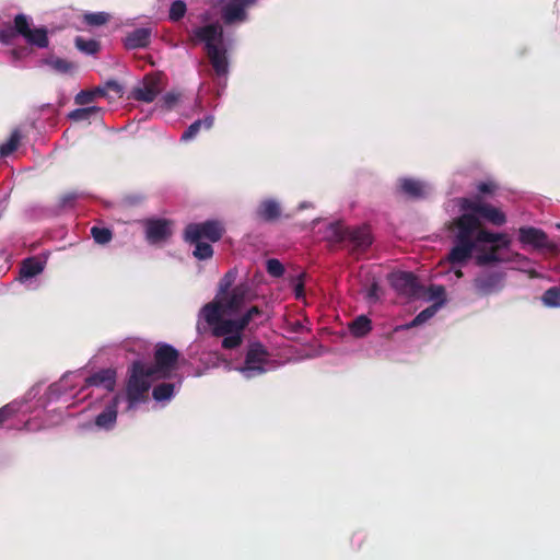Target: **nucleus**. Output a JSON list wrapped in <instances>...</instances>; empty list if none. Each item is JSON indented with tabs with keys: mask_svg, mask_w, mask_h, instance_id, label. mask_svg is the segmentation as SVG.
<instances>
[{
	"mask_svg": "<svg viewBox=\"0 0 560 560\" xmlns=\"http://www.w3.org/2000/svg\"><path fill=\"white\" fill-rule=\"evenodd\" d=\"M252 301L250 288L247 283H240L221 296L207 303L201 313L208 325L212 327L215 337H223L221 347L225 350H233L243 343V331L250 330L252 324L264 315L262 310L257 305L246 307Z\"/></svg>",
	"mask_w": 560,
	"mask_h": 560,
	"instance_id": "1",
	"label": "nucleus"
},
{
	"mask_svg": "<svg viewBox=\"0 0 560 560\" xmlns=\"http://www.w3.org/2000/svg\"><path fill=\"white\" fill-rule=\"evenodd\" d=\"M256 0H218L221 5V19L226 25L242 23L247 19L246 10Z\"/></svg>",
	"mask_w": 560,
	"mask_h": 560,
	"instance_id": "13",
	"label": "nucleus"
},
{
	"mask_svg": "<svg viewBox=\"0 0 560 560\" xmlns=\"http://www.w3.org/2000/svg\"><path fill=\"white\" fill-rule=\"evenodd\" d=\"M160 84V74H147L142 83L132 89L131 96L135 101L151 103L161 92Z\"/></svg>",
	"mask_w": 560,
	"mask_h": 560,
	"instance_id": "15",
	"label": "nucleus"
},
{
	"mask_svg": "<svg viewBox=\"0 0 560 560\" xmlns=\"http://www.w3.org/2000/svg\"><path fill=\"white\" fill-rule=\"evenodd\" d=\"M79 197L80 195L77 191L66 192L60 197L59 205L62 208L72 207Z\"/></svg>",
	"mask_w": 560,
	"mask_h": 560,
	"instance_id": "39",
	"label": "nucleus"
},
{
	"mask_svg": "<svg viewBox=\"0 0 560 560\" xmlns=\"http://www.w3.org/2000/svg\"><path fill=\"white\" fill-rule=\"evenodd\" d=\"M43 270V262L35 257H31L23 260L20 269V276L23 279H28L39 275Z\"/></svg>",
	"mask_w": 560,
	"mask_h": 560,
	"instance_id": "27",
	"label": "nucleus"
},
{
	"mask_svg": "<svg viewBox=\"0 0 560 560\" xmlns=\"http://www.w3.org/2000/svg\"><path fill=\"white\" fill-rule=\"evenodd\" d=\"M380 287L376 282H373L366 291L365 299L369 302H375L378 299Z\"/></svg>",
	"mask_w": 560,
	"mask_h": 560,
	"instance_id": "45",
	"label": "nucleus"
},
{
	"mask_svg": "<svg viewBox=\"0 0 560 560\" xmlns=\"http://www.w3.org/2000/svg\"><path fill=\"white\" fill-rule=\"evenodd\" d=\"M95 100V92L92 91H81L77 94L74 101L79 105H86L92 103Z\"/></svg>",
	"mask_w": 560,
	"mask_h": 560,
	"instance_id": "40",
	"label": "nucleus"
},
{
	"mask_svg": "<svg viewBox=\"0 0 560 560\" xmlns=\"http://www.w3.org/2000/svg\"><path fill=\"white\" fill-rule=\"evenodd\" d=\"M180 353L170 343L159 342L154 349V364L147 369L156 378H170L178 368Z\"/></svg>",
	"mask_w": 560,
	"mask_h": 560,
	"instance_id": "7",
	"label": "nucleus"
},
{
	"mask_svg": "<svg viewBox=\"0 0 560 560\" xmlns=\"http://www.w3.org/2000/svg\"><path fill=\"white\" fill-rule=\"evenodd\" d=\"M541 301L546 306L559 307L560 306V287H551L545 291Z\"/></svg>",
	"mask_w": 560,
	"mask_h": 560,
	"instance_id": "32",
	"label": "nucleus"
},
{
	"mask_svg": "<svg viewBox=\"0 0 560 560\" xmlns=\"http://www.w3.org/2000/svg\"><path fill=\"white\" fill-rule=\"evenodd\" d=\"M270 353L259 341L248 345L243 366L238 371L246 377L253 378L267 372Z\"/></svg>",
	"mask_w": 560,
	"mask_h": 560,
	"instance_id": "9",
	"label": "nucleus"
},
{
	"mask_svg": "<svg viewBox=\"0 0 560 560\" xmlns=\"http://www.w3.org/2000/svg\"><path fill=\"white\" fill-rule=\"evenodd\" d=\"M145 237L150 244L165 242L172 236V221L167 219H148L144 221Z\"/></svg>",
	"mask_w": 560,
	"mask_h": 560,
	"instance_id": "16",
	"label": "nucleus"
},
{
	"mask_svg": "<svg viewBox=\"0 0 560 560\" xmlns=\"http://www.w3.org/2000/svg\"><path fill=\"white\" fill-rule=\"evenodd\" d=\"M557 228L560 229V224H558Z\"/></svg>",
	"mask_w": 560,
	"mask_h": 560,
	"instance_id": "52",
	"label": "nucleus"
},
{
	"mask_svg": "<svg viewBox=\"0 0 560 560\" xmlns=\"http://www.w3.org/2000/svg\"><path fill=\"white\" fill-rule=\"evenodd\" d=\"M44 62L54 71L61 74L72 73L77 70V65L74 62L55 56L46 58Z\"/></svg>",
	"mask_w": 560,
	"mask_h": 560,
	"instance_id": "24",
	"label": "nucleus"
},
{
	"mask_svg": "<svg viewBox=\"0 0 560 560\" xmlns=\"http://www.w3.org/2000/svg\"><path fill=\"white\" fill-rule=\"evenodd\" d=\"M122 399V394H116L112 401L106 405V407L104 408V410L98 413L95 418V425L101 428V429H105V430H110L114 428L116 421H117V409H118V405L120 404Z\"/></svg>",
	"mask_w": 560,
	"mask_h": 560,
	"instance_id": "17",
	"label": "nucleus"
},
{
	"mask_svg": "<svg viewBox=\"0 0 560 560\" xmlns=\"http://www.w3.org/2000/svg\"><path fill=\"white\" fill-rule=\"evenodd\" d=\"M151 31L149 28H136L126 37L125 45L129 49L143 48L150 44Z\"/></svg>",
	"mask_w": 560,
	"mask_h": 560,
	"instance_id": "21",
	"label": "nucleus"
},
{
	"mask_svg": "<svg viewBox=\"0 0 560 560\" xmlns=\"http://www.w3.org/2000/svg\"><path fill=\"white\" fill-rule=\"evenodd\" d=\"M399 188L402 194L413 199L424 196L422 183L413 178H401L399 180Z\"/></svg>",
	"mask_w": 560,
	"mask_h": 560,
	"instance_id": "23",
	"label": "nucleus"
},
{
	"mask_svg": "<svg viewBox=\"0 0 560 560\" xmlns=\"http://www.w3.org/2000/svg\"><path fill=\"white\" fill-rule=\"evenodd\" d=\"M224 228L218 221L209 220L202 223H190L185 228V242L207 240L215 243L223 236Z\"/></svg>",
	"mask_w": 560,
	"mask_h": 560,
	"instance_id": "11",
	"label": "nucleus"
},
{
	"mask_svg": "<svg viewBox=\"0 0 560 560\" xmlns=\"http://www.w3.org/2000/svg\"><path fill=\"white\" fill-rule=\"evenodd\" d=\"M15 409L11 405H5L0 408V425L8 419L12 418L15 413Z\"/></svg>",
	"mask_w": 560,
	"mask_h": 560,
	"instance_id": "44",
	"label": "nucleus"
},
{
	"mask_svg": "<svg viewBox=\"0 0 560 560\" xmlns=\"http://www.w3.org/2000/svg\"><path fill=\"white\" fill-rule=\"evenodd\" d=\"M256 214L265 222H275L281 217V207L273 199H265L259 203Z\"/></svg>",
	"mask_w": 560,
	"mask_h": 560,
	"instance_id": "20",
	"label": "nucleus"
},
{
	"mask_svg": "<svg viewBox=\"0 0 560 560\" xmlns=\"http://www.w3.org/2000/svg\"><path fill=\"white\" fill-rule=\"evenodd\" d=\"M102 108L97 106H90L77 108L69 113L68 117L73 121H83L101 118Z\"/></svg>",
	"mask_w": 560,
	"mask_h": 560,
	"instance_id": "26",
	"label": "nucleus"
},
{
	"mask_svg": "<svg viewBox=\"0 0 560 560\" xmlns=\"http://www.w3.org/2000/svg\"><path fill=\"white\" fill-rule=\"evenodd\" d=\"M75 47L86 54V55H95L98 52L101 46L100 43L95 39H84L78 36L74 40Z\"/></svg>",
	"mask_w": 560,
	"mask_h": 560,
	"instance_id": "29",
	"label": "nucleus"
},
{
	"mask_svg": "<svg viewBox=\"0 0 560 560\" xmlns=\"http://www.w3.org/2000/svg\"><path fill=\"white\" fill-rule=\"evenodd\" d=\"M495 240L482 241L483 244H491L488 250L478 252L476 258L478 266H489L494 264L513 262L523 259L524 257L514 252L501 253L503 249H509L512 244V238L506 233H494Z\"/></svg>",
	"mask_w": 560,
	"mask_h": 560,
	"instance_id": "6",
	"label": "nucleus"
},
{
	"mask_svg": "<svg viewBox=\"0 0 560 560\" xmlns=\"http://www.w3.org/2000/svg\"><path fill=\"white\" fill-rule=\"evenodd\" d=\"M109 14L105 12L88 13L84 15L83 21L90 26H101L107 23Z\"/></svg>",
	"mask_w": 560,
	"mask_h": 560,
	"instance_id": "37",
	"label": "nucleus"
},
{
	"mask_svg": "<svg viewBox=\"0 0 560 560\" xmlns=\"http://www.w3.org/2000/svg\"><path fill=\"white\" fill-rule=\"evenodd\" d=\"M266 268H267V272L270 276L276 277V278L281 277L284 273L283 265L280 262V260H278L276 258L268 259L267 264H266Z\"/></svg>",
	"mask_w": 560,
	"mask_h": 560,
	"instance_id": "38",
	"label": "nucleus"
},
{
	"mask_svg": "<svg viewBox=\"0 0 560 560\" xmlns=\"http://www.w3.org/2000/svg\"><path fill=\"white\" fill-rule=\"evenodd\" d=\"M295 296L300 298L304 294V283L302 280H299V282L294 287Z\"/></svg>",
	"mask_w": 560,
	"mask_h": 560,
	"instance_id": "48",
	"label": "nucleus"
},
{
	"mask_svg": "<svg viewBox=\"0 0 560 560\" xmlns=\"http://www.w3.org/2000/svg\"><path fill=\"white\" fill-rule=\"evenodd\" d=\"M155 377L141 361H135L129 368V375L126 384V399L128 409H132L140 402L148 399L151 387L150 378Z\"/></svg>",
	"mask_w": 560,
	"mask_h": 560,
	"instance_id": "5",
	"label": "nucleus"
},
{
	"mask_svg": "<svg viewBox=\"0 0 560 560\" xmlns=\"http://www.w3.org/2000/svg\"><path fill=\"white\" fill-rule=\"evenodd\" d=\"M105 89H106V90H110V91L115 92V93H116V94H118V95H120V94H121V92H122L120 84H119L118 82H116V81H113V80H112V81H108V82L106 83Z\"/></svg>",
	"mask_w": 560,
	"mask_h": 560,
	"instance_id": "47",
	"label": "nucleus"
},
{
	"mask_svg": "<svg viewBox=\"0 0 560 560\" xmlns=\"http://www.w3.org/2000/svg\"><path fill=\"white\" fill-rule=\"evenodd\" d=\"M11 55L14 60H19L28 55V49L26 47L20 49H12Z\"/></svg>",
	"mask_w": 560,
	"mask_h": 560,
	"instance_id": "46",
	"label": "nucleus"
},
{
	"mask_svg": "<svg viewBox=\"0 0 560 560\" xmlns=\"http://www.w3.org/2000/svg\"><path fill=\"white\" fill-rule=\"evenodd\" d=\"M187 12V5L183 0H175L172 2L168 11V19L172 22H178Z\"/></svg>",
	"mask_w": 560,
	"mask_h": 560,
	"instance_id": "33",
	"label": "nucleus"
},
{
	"mask_svg": "<svg viewBox=\"0 0 560 560\" xmlns=\"http://www.w3.org/2000/svg\"><path fill=\"white\" fill-rule=\"evenodd\" d=\"M497 185L493 182H482L477 186V190L481 195H491L495 191Z\"/></svg>",
	"mask_w": 560,
	"mask_h": 560,
	"instance_id": "43",
	"label": "nucleus"
},
{
	"mask_svg": "<svg viewBox=\"0 0 560 560\" xmlns=\"http://www.w3.org/2000/svg\"><path fill=\"white\" fill-rule=\"evenodd\" d=\"M455 275H456V277L460 278V277H463V271L460 269H458L457 271H455Z\"/></svg>",
	"mask_w": 560,
	"mask_h": 560,
	"instance_id": "51",
	"label": "nucleus"
},
{
	"mask_svg": "<svg viewBox=\"0 0 560 560\" xmlns=\"http://www.w3.org/2000/svg\"><path fill=\"white\" fill-rule=\"evenodd\" d=\"M86 386H102L113 392L116 385V372L113 369H103L85 380Z\"/></svg>",
	"mask_w": 560,
	"mask_h": 560,
	"instance_id": "19",
	"label": "nucleus"
},
{
	"mask_svg": "<svg viewBox=\"0 0 560 560\" xmlns=\"http://www.w3.org/2000/svg\"><path fill=\"white\" fill-rule=\"evenodd\" d=\"M177 101H178L177 94H175L173 92L166 93L161 98L162 107L165 109H172L175 106V104L177 103Z\"/></svg>",
	"mask_w": 560,
	"mask_h": 560,
	"instance_id": "42",
	"label": "nucleus"
},
{
	"mask_svg": "<svg viewBox=\"0 0 560 560\" xmlns=\"http://www.w3.org/2000/svg\"><path fill=\"white\" fill-rule=\"evenodd\" d=\"M431 289H432V290H434V292H433V295H434V296H439V295L444 294V288H443V287H441V285H439V287H432Z\"/></svg>",
	"mask_w": 560,
	"mask_h": 560,
	"instance_id": "49",
	"label": "nucleus"
},
{
	"mask_svg": "<svg viewBox=\"0 0 560 560\" xmlns=\"http://www.w3.org/2000/svg\"><path fill=\"white\" fill-rule=\"evenodd\" d=\"M452 241L447 254L451 265L463 266L468 262L476 252L482 250V241H493L495 235L487 230L478 215L465 211L446 224Z\"/></svg>",
	"mask_w": 560,
	"mask_h": 560,
	"instance_id": "2",
	"label": "nucleus"
},
{
	"mask_svg": "<svg viewBox=\"0 0 560 560\" xmlns=\"http://www.w3.org/2000/svg\"><path fill=\"white\" fill-rule=\"evenodd\" d=\"M372 329V322L365 315H360L349 324V330L352 336L362 338Z\"/></svg>",
	"mask_w": 560,
	"mask_h": 560,
	"instance_id": "25",
	"label": "nucleus"
},
{
	"mask_svg": "<svg viewBox=\"0 0 560 560\" xmlns=\"http://www.w3.org/2000/svg\"><path fill=\"white\" fill-rule=\"evenodd\" d=\"M334 235L338 242L346 243V246L353 254L365 252L373 242L370 228L366 225L355 228L336 225Z\"/></svg>",
	"mask_w": 560,
	"mask_h": 560,
	"instance_id": "8",
	"label": "nucleus"
},
{
	"mask_svg": "<svg viewBox=\"0 0 560 560\" xmlns=\"http://www.w3.org/2000/svg\"><path fill=\"white\" fill-rule=\"evenodd\" d=\"M144 200V196L140 194H127L122 197V203L129 207L140 205Z\"/></svg>",
	"mask_w": 560,
	"mask_h": 560,
	"instance_id": "41",
	"label": "nucleus"
},
{
	"mask_svg": "<svg viewBox=\"0 0 560 560\" xmlns=\"http://www.w3.org/2000/svg\"><path fill=\"white\" fill-rule=\"evenodd\" d=\"M392 287L401 295L408 298H419L422 294L423 287L419 283L418 278L409 271H398L390 275Z\"/></svg>",
	"mask_w": 560,
	"mask_h": 560,
	"instance_id": "14",
	"label": "nucleus"
},
{
	"mask_svg": "<svg viewBox=\"0 0 560 560\" xmlns=\"http://www.w3.org/2000/svg\"><path fill=\"white\" fill-rule=\"evenodd\" d=\"M174 384L161 383L153 388L152 396L156 401L170 399L174 394Z\"/></svg>",
	"mask_w": 560,
	"mask_h": 560,
	"instance_id": "31",
	"label": "nucleus"
},
{
	"mask_svg": "<svg viewBox=\"0 0 560 560\" xmlns=\"http://www.w3.org/2000/svg\"><path fill=\"white\" fill-rule=\"evenodd\" d=\"M518 240L524 245H532L535 248H545L548 245L547 234L537 228L523 226L518 230Z\"/></svg>",
	"mask_w": 560,
	"mask_h": 560,
	"instance_id": "18",
	"label": "nucleus"
},
{
	"mask_svg": "<svg viewBox=\"0 0 560 560\" xmlns=\"http://www.w3.org/2000/svg\"><path fill=\"white\" fill-rule=\"evenodd\" d=\"M191 245H195V250L192 255L200 259H209L213 256V248L211 244L203 242V241H197V242H188Z\"/></svg>",
	"mask_w": 560,
	"mask_h": 560,
	"instance_id": "30",
	"label": "nucleus"
},
{
	"mask_svg": "<svg viewBox=\"0 0 560 560\" xmlns=\"http://www.w3.org/2000/svg\"><path fill=\"white\" fill-rule=\"evenodd\" d=\"M91 235L95 243L101 245L109 243L113 238V232L107 228L93 226L91 229Z\"/></svg>",
	"mask_w": 560,
	"mask_h": 560,
	"instance_id": "34",
	"label": "nucleus"
},
{
	"mask_svg": "<svg viewBox=\"0 0 560 560\" xmlns=\"http://www.w3.org/2000/svg\"><path fill=\"white\" fill-rule=\"evenodd\" d=\"M189 42L194 45L205 44L207 57L215 75L224 77L228 74L229 61L224 48V32L218 22L194 28L189 34Z\"/></svg>",
	"mask_w": 560,
	"mask_h": 560,
	"instance_id": "3",
	"label": "nucleus"
},
{
	"mask_svg": "<svg viewBox=\"0 0 560 560\" xmlns=\"http://www.w3.org/2000/svg\"><path fill=\"white\" fill-rule=\"evenodd\" d=\"M214 118L212 116H207L203 119H197L194 121L182 135V141H189L197 137L200 130L210 129L213 126Z\"/></svg>",
	"mask_w": 560,
	"mask_h": 560,
	"instance_id": "22",
	"label": "nucleus"
},
{
	"mask_svg": "<svg viewBox=\"0 0 560 560\" xmlns=\"http://www.w3.org/2000/svg\"><path fill=\"white\" fill-rule=\"evenodd\" d=\"M22 135L19 129H14L10 138L2 144H0V156H9L11 153H13L21 141Z\"/></svg>",
	"mask_w": 560,
	"mask_h": 560,
	"instance_id": "28",
	"label": "nucleus"
},
{
	"mask_svg": "<svg viewBox=\"0 0 560 560\" xmlns=\"http://www.w3.org/2000/svg\"><path fill=\"white\" fill-rule=\"evenodd\" d=\"M435 313V307L430 306L421 311L409 324L400 326V328H411L425 323ZM399 329V327L397 328Z\"/></svg>",
	"mask_w": 560,
	"mask_h": 560,
	"instance_id": "36",
	"label": "nucleus"
},
{
	"mask_svg": "<svg viewBox=\"0 0 560 560\" xmlns=\"http://www.w3.org/2000/svg\"><path fill=\"white\" fill-rule=\"evenodd\" d=\"M16 36H22L31 45L38 48H46L49 44L47 31L44 27L31 28L30 21L25 14H18L13 24L4 23L0 27V42L12 44Z\"/></svg>",
	"mask_w": 560,
	"mask_h": 560,
	"instance_id": "4",
	"label": "nucleus"
},
{
	"mask_svg": "<svg viewBox=\"0 0 560 560\" xmlns=\"http://www.w3.org/2000/svg\"><path fill=\"white\" fill-rule=\"evenodd\" d=\"M504 283V272H482L474 278L472 289L477 296L483 298L501 292Z\"/></svg>",
	"mask_w": 560,
	"mask_h": 560,
	"instance_id": "12",
	"label": "nucleus"
},
{
	"mask_svg": "<svg viewBox=\"0 0 560 560\" xmlns=\"http://www.w3.org/2000/svg\"><path fill=\"white\" fill-rule=\"evenodd\" d=\"M236 279V271H228L219 282V292L217 296L224 295L232 290L233 283Z\"/></svg>",
	"mask_w": 560,
	"mask_h": 560,
	"instance_id": "35",
	"label": "nucleus"
},
{
	"mask_svg": "<svg viewBox=\"0 0 560 560\" xmlns=\"http://www.w3.org/2000/svg\"><path fill=\"white\" fill-rule=\"evenodd\" d=\"M92 92H95L96 96H105L106 95V89L105 88H96L95 90H92Z\"/></svg>",
	"mask_w": 560,
	"mask_h": 560,
	"instance_id": "50",
	"label": "nucleus"
},
{
	"mask_svg": "<svg viewBox=\"0 0 560 560\" xmlns=\"http://www.w3.org/2000/svg\"><path fill=\"white\" fill-rule=\"evenodd\" d=\"M459 207L463 211H468L475 215L478 214L480 218L497 226H501L506 222V217L501 210L482 202L479 196H476L474 199L460 198Z\"/></svg>",
	"mask_w": 560,
	"mask_h": 560,
	"instance_id": "10",
	"label": "nucleus"
}]
</instances>
